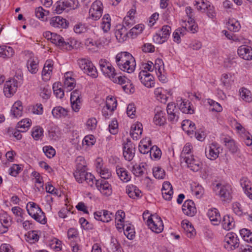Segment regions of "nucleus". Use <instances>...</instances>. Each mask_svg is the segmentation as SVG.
Listing matches in <instances>:
<instances>
[{
    "instance_id": "4",
    "label": "nucleus",
    "mask_w": 252,
    "mask_h": 252,
    "mask_svg": "<svg viewBox=\"0 0 252 252\" xmlns=\"http://www.w3.org/2000/svg\"><path fill=\"white\" fill-rule=\"evenodd\" d=\"M78 63L80 69L85 73L93 78H96L97 76L96 69L91 61L86 59H81L78 60Z\"/></svg>"
},
{
    "instance_id": "8",
    "label": "nucleus",
    "mask_w": 252,
    "mask_h": 252,
    "mask_svg": "<svg viewBox=\"0 0 252 252\" xmlns=\"http://www.w3.org/2000/svg\"><path fill=\"white\" fill-rule=\"evenodd\" d=\"M103 11L102 3L100 1L94 2L89 10V16L94 20H97L101 17Z\"/></svg>"
},
{
    "instance_id": "7",
    "label": "nucleus",
    "mask_w": 252,
    "mask_h": 252,
    "mask_svg": "<svg viewBox=\"0 0 252 252\" xmlns=\"http://www.w3.org/2000/svg\"><path fill=\"white\" fill-rule=\"evenodd\" d=\"M51 42L62 50L70 51L73 48L72 41H65L63 37L57 33L53 35Z\"/></svg>"
},
{
    "instance_id": "60",
    "label": "nucleus",
    "mask_w": 252,
    "mask_h": 252,
    "mask_svg": "<svg viewBox=\"0 0 252 252\" xmlns=\"http://www.w3.org/2000/svg\"><path fill=\"white\" fill-rule=\"evenodd\" d=\"M98 173H99L102 179H108L111 176V172L108 168H103Z\"/></svg>"
},
{
    "instance_id": "37",
    "label": "nucleus",
    "mask_w": 252,
    "mask_h": 252,
    "mask_svg": "<svg viewBox=\"0 0 252 252\" xmlns=\"http://www.w3.org/2000/svg\"><path fill=\"white\" fill-rule=\"evenodd\" d=\"M67 110L61 106L56 107L52 111V115L56 118L65 117L67 115Z\"/></svg>"
},
{
    "instance_id": "57",
    "label": "nucleus",
    "mask_w": 252,
    "mask_h": 252,
    "mask_svg": "<svg viewBox=\"0 0 252 252\" xmlns=\"http://www.w3.org/2000/svg\"><path fill=\"white\" fill-rule=\"evenodd\" d=\"M102 212L103 217L102 221L103 222H108L110 221L114 217L113 214L105 210H103Z\"/></svg>"
},
{
    "instance_id": "9",
    "label": "nucleus",
    "mask_w": 252,
    "mask_h": 252,
    "mask_svg": "<svg viewBox=\"0 0 252 252\" xmlns=\"http://www.w3.org/2000/svg\"><path fill=\"white\" fill-rule=\"evenodd\" d=\"M224 247L228 250H234L239 246V240L234 233H227L224 237Z\"/></svg>"
},
{
    "instance_id": "13",
    "label": "nucleus",
    "mask_w": 252,
    "mask_h": 252,
    "mask_svg": "<svg viewBox=\"0 0 252 252\" xmlns=\"http://www.w3.org/2000/svg\"><path fill=\"white\" fill-rule=\"evenodd\" d=\"M139 78L141 83L146 87L151 88L154 85L153 76L146 70H142L139 73Z\"/></svg>"
},
{
    "instance_id": "32",
    "label": "nucleus",
    "mask_w": 252,
    "mask_h": 252,
    "mask_svg": "<svg viewBox=\"0 0 252 252\" xmlns=\"http://www.w3.org/2000/svg\"><path fill=\"white\" fill-rule=\"evenodd\" d=\"M221 224L224 229L229 230L234 227L235 222L232 217L229 215H225L223 218Z\"/></svg>"
},
{
    "instance_id": "38",
    "label": "nucleus",
    "mask_w": 252,
    "mask_h": 252,
    "mask_svg": "<svg viewBox=\"0 0 252 252\" xmlns=\"http://www.w3.org/2000/svg\"><path fill=\"white\" fill-rule=\"evenodd\" d=\"M240 95L244 101L250 102L252 101V95L251 92L247 89L242 88L239 90Z\"/></svg>"
},
{
    "instance_id": "29",
    "label": "nucleus",
    "mask_w": 252,
    "mask_h": 252,
    "mask_svg": "<svg viewBox=\"0 0 252 252\" xmlns=\"http://www.w3.org/2000/svg\"><path fill=\"white\" fill-rule=\"evenodd\" d=\"M126 190L129 197L132 199H135L140 196L141 191L134 185L127 186Z\"/></svg>"
},
{
    "instance_id": "23",
    "label": "nucleus",
    "mask_w": 252,
    "mask_h": 252,
    "mask_svg": "<svg viewBox=\"0 0 252 252\" xmlns=\"http://www.w3.org/2000/svg\"><path fill=\"white\" fill-rule=\"evenodd\" d=\"M240 183L245 194L252 199V189L249 179L247 177H242L240 180Z\"/></svg>"
},
{
    "instance_id": "34",
    "label": "nucleus",
    "mask_w": 252,
    "mask_h": 252,
    "mask_svg": "<svg viewBox=\"0 0 252 252\" xmlns=\"http://www.w3.org/2000/svg\"><path fill=\"white\" fill-rule=\"evenodd\" d=\"M116 172L120 179L124 182H127L130 180V176L125 168L117 166Z\"/></svg>"
},
{
    "instance_id": "43",
    "label": "nucleus",
    "mask_w": 252,
    "mask_h": 252,
    "mask_svg": "<svg viewBox=\"0 0 252 252\" xmlns=\"http://www.w3.org/2000/svg\"><path fill=\"white\" fill-rule=\"evenodd\" d=\"M76 170H81L87 169V164L85 158L82 156H78L76 159Z\"/></svg>"
},
{
    "instance_id": "59",
    "label": "nucleus",
    "mask_w": 252,
    "mask_h": 252,
    "mask_svg": "<svg viewBox=\"0 0 252 252\" xmlns=\"http://www.w3.org/2000/svg\"><path fill=\"white\" fill-rule=\"evenodd\" d=\"M196 8L198 10L205 11L206 9H208V7L211 5L204 2L203 0H199L196 2Z\"/></svg>"
},
{
    "instance_id": "56",
    "label": "nucleus",
    "mask_w": 252,
    "mask_h": 252,
    "mask_svg": "<svg viewBox=\"0 0 252 252\" xmlns=\"http://www.w3.org/2000/svg\"><path fill=\"white\" fill-rule=\"evenodd\" d=\"M123 230L124 231L125 234L126 235L128 239L132 240L133 239L134 232L133 227L126 224L125 227H124V229H123Z\"/></svg>"
},
{
    "instance_id": "45",
    "label": "nucleus",
    "mask_w": 252,
    "mask_h": 252,
    "mask_svg": "<svg viewBox=\"0 0 252 252\" xmlns=\"http://www.w3.org/2000/svg\"><path fill=\"white\" fill-rule=\"evenodd\" d=\"M54 94L57 97L62 98L64 96L63 90L61 88V84L59 83H55L53 85Z\"/></svg>"
},
{
    "instance_id": "35",
    "label": "nucleus",
    "mask_w": 252,
    "mask_h": 252,
    "mask_svg": "<svg viewBox=\"0 0 252 252\" xmlns=\"http://www.w3.org/2000/svg\"><path fill=\"white\" fill-rule=\"evenodd\" d=\"M110 40L111 37L108 35L100 37L98 40L94 42L95 48L94 49V52L97 51L98 49L100 48L102 46L108 45Z\"/></svg>"
},
{
    "instance_id": "15",
    "label": "nucleus",
    "mask_w": 252,
    "mask_h": 252,
    "mask_svg": "<svg viewBox=\"0 0 252 252\" xmlns=\"http://www.w3.org/2000/svg\"><path fill=\"white\" fill-rule=\"evenodd\" d=\"M237 53L239 57L245 60H252V48L247 45L240 46Z\"/></svg>"
},
{
    "instance_id": "1",
    "label": "nucleus",
    "mask_w": 252,
    "mask_h": 252,
    "mask_svg": "<svg viewBox=\"0 0 252 252\" xmlns=\"http://www.w3.org/2000/svg\"><path fill=\"white\" fill-rule=\"evenodd\" d=\"M116 62L119 68L127 73L134 71L136 63L134 57L128 52H121L116 57Z\"/></svg>"
},
{
    "instance_id": "61",
    "label": "nucleus",
    "mask_w": 252,
    "mask_h": 252,
    "mask_svg": "<svg viewBox=\"0 0 252 252\" xmlns=\"http://www.w3.org/2000/svg\"><path fill=\"white\" fill-rule=\"evenodd\" d=\"M28 238L31 243H33L38 240L39 236L36 231H32L28 233Z\"/></svg>"
},
{
    "instance_id": "3",
    "label": "nucleus",
    "mask_w": 252,
    "mask_h": 252,
    "mask_svg": "<svg viewBox=\"0 0 252 252\" xmlns=\"http://www.w3.org/2000/svg\"><path fill=\"white\" fill-rule=\"evenodd\" d=\"M147 224L149 228L156 233H159L163 230V224L161 218L157 215L148 217Z\"/></svg>"
},
{
    "instance_id": "44",
    "label": "nucleus",
    "mask_w": 252,
    "mask_h": 252,
    "mask_svg": "<svg viewBox=\"0 0 252 252\" xmlns=\"http://www.w3.org/2000/svg\"><path fill=\"white\" fill-rule=\"evenodd\" d=\"M87 169L75 171L73 173L76 180L79 183H82L85 179L86 174H87Z\"/></svg>"
},
{
    "instance_id": "47",
    "label": "nucleus",
    "mask_w": 252,
    "mask_h": 252,
    "mask_svg": "<svg viewBox=\"0 0 252 252\" xmlns=\"http://www.w3.org/2000/svg\"><path fill=\"white\" fill-rule=\"evenodd\" d=\"M149 152L152 158H154L156 159H158L161 157V150L156 145L150 148Z\"/></svg>"
},
{
    "instance_id": "28",
    "label": "nucleus",
    "mask_w": 252,
    "mask_h": 252,
    "mask_svg": "<svg viewBox=\"0 0 252 252\" xmlns=\"http://www.w3.org/2000/svg\"><path fill=\"white\" fill-rule=\"evenodd\" d=\"M219 151L215 144H212L206 150L207 157L211 160L216 159L219 156Z\"/></svg>"
},
{
    "instance_id": "31",
    "label": "nucleus",
    "mask_w": 252,
    "mask_h": 252,
    "mask_svg": "<svg viewBox=\"0 0 252 252\" xmlns=\"http://www.w3.org/2000/svg\"><path fill=\"white\" fill-rule=\"evenodd\" d=\"M0 222L4 228L6 229L4 232L7 231V229L12 224L11 217L5 212L0 214Z\"/></svg>"
},
{
    "instance_id": "33",
    "label": "nucleus",
    "mask_w": 252,
    "mask_h": 252,
    "mask_svg": "<svg viewBox=\"0 0 252 252\" xmlns=\"http://www.w3.org/2000/svg\"><path fill=\"white\" fill-rule=\"evenodd\" d=\"M154 122L156 125H164L166 123L165 113L161 110L157 111L154 118Z\"/></svg>"
},
{
    "instance_id": "14",
    "label": "nucleus",
    "mask_w": 252,
    "mask_h": 252,
    "mask_svg": "<svg viewBox=\"0 0 252 252\" xmlns=\"http://www.w3.org/2000/svg\"><path fill=\"white\" fill-rule=\"evenodd\" d=\"M123 155L125 158L128 161H131L134 156L135 148L130 140L127 139V142L124 145Z\"/></svg>"
},
{
    "instance_id": "5",
    "label": "nucleus",
    "mask_w": 252,
    "mask_h": 252,
    "mask_svg": "<svg viewBox=\"0 0 252 252\" xmlns=\"http://www.w3.org/2000/svg\"><path fill=\"white\" fill-rule=\"evenodd\" d=\"M216 188L217 189H220L219 195L222 201L226 202L231 201L232 198V190L230 185L218 184L216 185Z\"/></svg>"
},
{
    "instance_id": "55",
    "label": "nucleus",
    "mask_w": 252,
    "mask_h": 252,
    "mask_svg": "<svg viewBox=\"0 0 252 252\" xmlns=\"http://www.w3.org/2000/svg\"><path fill=\"white\" fill-rule=\"evenodd\" d=\"M43 130L42 128L40 126H36L33 128L32 136L35 140H37L43 135Z\"/></svg>"
},
{
    "instance_id": "26",
    "label": "nucleus",
    "mask_w": 252,
    "mask_h": 252,
    "mask_svg": "<svg viewBox=\"0 0 252 252\" xmlns=\"http://www.w3.org/2000/svg\"><path fill=\"white\" fill-rule=\"evenodd\" d=\"M182 226L188 237L191 238L195 234V230L192 224L187 220L182 222Z\"/></svg>"
},
{
    "instance_id": "58",
    "label": "nucleus",
    "mask_w": 252,
    "mask_h": 252,
    "mask_svg": "<svg viewBox=\"0 0 252 252\" xmlns=\"http://www.w3.org/2000/svg\"><path fill=\"white\" fill-rule=\"evenodd\" d=\"M40 96L44 99H47L50 97L51 94L50 90L48 87H44L40 88Z\"/></svg>"
},
{
    "instance_id": "19",
    "label": "nucleus",
    "mask_w": 252,
    "mask_h": 252,
    "mask_svg": "<svg viewBox=\"0 0 252 252\" xmlns=\"http://www.w3.org/2000/svg\"><path fill=\"white\" fill-rule=\"evenodd\" d=\"M127 30V28L124 25L117 26L115 36L119 42H124L126 39L127 37L129 35V32H128Z\"/></svg>"
},
{
    "instance_id": "25",
    "label": "nucleus",
    "mask_w": 252,
    "mask_h": 252,
    "mask_svg": "<svg viewBox=\"0 0 252 252\" xmlns=\"http://www.w3.org/2000/svg\"><path fill=\"white\" fill-rule=\"evenodd\" d=\"M224 142L226 147L232 154H237L239 155L240 153V149L236 145L234 140L228 138H225Z\"/></svg>"
},
{
    "instance_id": "20",
    "label": "nucleus",
    "mask_w": 252,
    "mask_h": 252,
    "mask_svg": "<svg viewBox=\"0 0 252 252\" xmlns=\"http://www.w3.org/2000/svg\"><path fill=\"white\" fill-rule=\"evenodd\" d=\"M177 105H178L179 109L184 113L192 114L193 110L191 108V104L188 100L180 98V100H177Z\"/></svg>"
},
{
    "instance_id": "30",
    "label": "nucleus",
    "mask_w": 252,
    "mask_h": 252,
    "mask_svg": "<svg viewBox=\"0 0 252 252\" xmlns=\"http://www.w3.org/2000/svg\"><path fill=\"white\" fill-rule=\"evenodd\" d=\"M151 145V141L150 138L143 139L139 144V150L143 154H146L149 152V146Z\"/></svg>"
},
{
    "instance_id": "42",
    "label": "nucleus",
    "mask_w": 252,
    "mask_h": 252,
    "mask_svg": "<svg viewBox=\"0 0 252 252\" xmlns=\"http://www.w3.org/2000/svg\"><path fill=\"white\" fill-rule=\"evenodd\" d=\"M111 18L109 14H105L102 18L101 23V28L104 32H107L110 29L111 27Z\"/></svg>"
},
{
    "instance_id": "22",
    "label": "nucleus",
    "mask_w": 252,
    "mask_h": 252,
    "mask_svg": "<svg viewBox=\"0 0 252 252\" xmlns=\"http://www.w3.org/2000/svg\"><path fill=\"white\" fill-rule=\"evenodd\" d=\"M207 215L214 225H218L220 222L221 218L217 209L214 208L209 210Z\"/></svg>"
},
{
    "instance_id": "6",
    "label": "nucleus",
    "mask_w": 252,
    "mask_h": 252,
    "mask_svg": "<svg viewBox=\"0 0 252 252\" xmlns=\"http://www.w3.org/2000/svg\"><path fill=\"white\" fill-rule=\"evenodd\" d=\"M171 28L168 25L162 26L160 31L154 35L153 37L154 42L158 44H162L167 40L170 33Z\"/></svg>"
},
{
    "instance_id": "62",
    "label": "nucleus",
    "mask_w": 252,
    "mask_h": 252,
    "mask_svg": "<svg viewBox=\"0 0 252 252\" xmlns=\"http://www.w3.org/2000/svg\"><path fill=\"white\" fill-rule=\"evenodd\" d=\"M81 92L77 89L74 90L71 94L70 101L75 102L80 100Z\"/></svg>"
},
{
    "instance_id": "17",
    "label": "nucleus",
    "mask_w": 252,
    "mask_h": 252,
    "mask_svg": "<svg viewBox=\"0 0 252 252\" xmlns=\"http://www.w3.org/2000/svg\"><path fill=\"white\" fill-rule=\"evenodd\" d=\"M50 24L54 28L65 29L68 27L69 22L63 17L58 16L52 17Z\"/></svg>"
},
{
    "instance_id": "12",
    "label": "nucleus",
    "mask_w": 252,
    "mask_h": 252,
    "mask_svg": "<svg viewBox=\"0 0 252 252\" xmlns=\"http://www.w3.org/2000/svg\"><path fill=\"white\" fill-rule=\"evenodd\" d=\"M28 59L27 62V67L28 70L32 74H35L38 69V61L32 52L28 53L27 55Z\"/></svg>"
},
{
    "instance_id": "46",
    "label": "nucleus",
    "mask_w": 252,
    "mask_h": 252,
    "mask_svg": "<svg viewBox=\"0 0 252 252\" xmlns=\"http://www.w3.org/2000/svg\"><path fill=\"white\" fill-rule=\"evenodd\" d=\"M145 163H141L139 165H134L132 167V172L137 177H140L143 175Z\"/></svg>"
},
{
    "instance_id": "63",
    "label": "nucleus",
    "mask_w": 252,
    "mask_h": 252,
    "mask_svg": "<svg viewBox=\"0 0 252 252\" xmlns=\"http://www.w3.org/2000/svg\"><path fill=\"white\" fill-rule=\"evenodd\" d=\"M21 170V168L17 164H13V166L9 168V174L12 176H16Z\"/></svg>"
},
{
    "instance_id": "10",
    "label": "nucleus",
    "mask_w": 252,
    "mask_h": 252,
    "mask_svg": "<svg viewBox=\"0 0 252 252\" xmlns=\"http://www.w3.org/2000/svg\"><path fill=\"white\" fill-rule=\"evenodd\" d=\"M18 82L15 79L6 81L3 88V93L7 97H11L17 91Z\"/></svg>"
},
{
    "instance_id": "16",
    "label": "nucleus",
    "mask_w": 252,
    "mask_h": 252,
    "mask_svg": "<svg viewBox=\"0 0 252 252\" xmlns=\"http://www.w3.org/2000/svg\"><path fill=\"white\" fill-rule=\"evenodd\" d=\"M182 210L185 215L190 217L194 216L197 212L195 204L191 200H187L184 202Z\"/></svg>"
},
{
    "instance_id": "24",
    "label": "nucleus",
    "mask_w": 252,
    "mask_h": 252,
    "mask_svg": "<svg viewBox=\"0 0 252 252\" xmlns=\"http://www.w3.org/2000/svg\"><path fill=\"white\" fill-rule=\"evenodd\" d=\"M142 125L137 123L132 125L131 127L130 135L133 140H137L139 138L142 133Z\"/></svg>"
},
{
    "instance_id": "18",
    "label": "nucleus",
    "mask_w": 252,
    "mask_h": 252,
    "mask_svg": "<svg viewBox=\"0 0 252 252\" xmlns=\"http://www.w3.org/2000/svg\"><path fill=\"white\" fill-rule=\"evenodd\" d=\"M187 164L188 167L194 172L199 171L202 166V163L197 158H194V156L187 158L183 160Z\"/></svg>"
},
{
    "instance_id": "48",
    "label": "nucleus",
    "mask_w": 252,
    "mask_h": 252,
    "mask_svg": "<svg viewBox=\"0 0 252 252\" xmlns=\"http://www.w3.org/2000/svg\"><path fill=\"white\" fill-rule=\"evenodd\" d=\"M117 100L112 97H108L106 102V107L107 110L113 111L117 107Z\"/></svg>"
},
{
    "instance_id": "36",
    "label": "nucleus",
    "mask_w": 252,
    "mask_h": 252,
    "mask_svg": "<svg viewBox=\"0 0 252 252\" xmlns=\"http://www.w3.org/2000/svg\"><path fill=\"white\" fill-rule=\"evenodd\" d=\"M23 106L20 101H16L13 105L11 112L15 117H18L22 116Z\"/></svg>"
},
{
    "instance_id": "40",
    "label": "nucleus",
    "mask_w": 252,
    "mask_h": 252,
    "mask_svg": "<svg viewBox=\"0 0 252 252\" xmlns=\"http://www.w3.org/2000/svg\"><path fill=\"white\" fill-rule=\"evenodd\" d=\"M191 149L192 146L189 143H187L185 145L181 154V157L183 160L193 156V155H191Z\"/></svg>"
},
{
    "instance_id": "51",
    "label": "nucleus",
    "mask_w": 252,
    "mask_h": 252,
    "mask_svg": "<svg viewBox=\"0 0 252 252\" xmlns=\"http://www.w3.org/2000/svg\"><path fill=\"white\" fill-rule=\"evenodd\" d=\"M208 102L211 106L210 110L212 111L217 112H221L222 110L221 105L218 102L212 99H208Z\"/></svg>"
},
{
    "instance_id": "49",
    "label": "nucleus",
    "mask_w": 252,
    "mask_h": 252,
    "mask_svg": "<svg viewBox=\"0 0 252 252\" xmlns=\"http://www.w3.org/2000/svg\"><path fill=\"white\" fill-rule=\"evenodd\" d=\"M154 176L158 179H163L165 173L164 170L160 167H155L153 169Z\"/></svg>"
},
{
    "instance_id": "52",
    "label": "nucleus",
    "mask_w": 252,
    "mask_h": 252,
    "mask_svg": "<svg viewBox=\"0 0 252 252\" xmlns=\"http://www.w3.org/2000/svg\"><path fill=\"white\" fill-rule=\"evenodd\" d=\"M31 120L29 119H23V120L19 122L17 125L18 128H23V132H25L27 131V129H28L31 126Z\"/></svg>"
},
{
    "instance_id": "54",
    "label": "nucleus",
    "mask_w": 252,
    "mask_h": 252,
    "mask_svg": "<svg viewBox=\"0 0 252 252\" xmlns=\"http://www.w3.org/2000/svg\"><path fill=\"white\" fill-rule=\"evenodd\" d=\"M43 151L49 158H53L56 154L55 149L51 146H46L43 147Z\"/></svg>"
},
{
    "instance_id": "41",
    "label": "nucleus",
    "mask_w": 252,
    "mask_h": 252,
    "mask_svg": "<svg viewBox=\"0 0 252 252\" xmlns=\"http://www.w3.org/2000/svg\"><path fill=\"white\" fill-rule=\"evenodd\" d=\"M227 26L228 30L233 32L239 31L241 28L239 22L235 19H229Z\"/></svg>"
},
{
    "instance_id": "64",
    "label": "nucleus",
    "mask_w": 252,
    "mask_h": 252,
    "mask_svg": "<svg viewBox=\"0 0 252 252\" xmlns=\"http://www.w3.org/2000/svg\"><path fill=\"white\" fill-rule=\"evenodd\" d=\"M122 88L126 93H133L134 92V86L130 80L129 83H126L123 86Z\"/></svg>"
},
{
    "instance_id": "27",
    "label": "nucleus",
    "mask_w": 252,
    "mask_h": 252,
    "mask_svg": "<svg viewBox=\"0 0 252 252\" xmlns=\"http://www.w3.org/2000/svg\"><path fill=\"white\" fill-rule=\"evenodd\" d=\"M64 88L67 92L71 91L75 86L76 81L74 78L70 76V73L68 72L64 74Z\"/></svg>"
},
{
    "instance_id": "53",
    "label": "nucleus",
    "mask_w": 252,
    "mask_h": 252,
    "mask_svg": "<svg viewBox=\"0 0 252 252\" xmlns=\"http://www.w3.org/2000/svg\"><path fill=\"white\" fill-rule=\"evenodd\" d=\"M144 29V25L142 24H138L133 27L129 32L130 36H132L134 35H137L140 33Z\"/></svg>"
},
{
    "instance_id": "39",
    "label": "nucleus",
    "mask_w": 252,
    "mask_h": 252,
    "mask_svg": "<svg viewBox=\"0 0 252 252\" xmlns=\"http://www.w3.org/2000/svg\"><path fill=\"white\" fill-rule=\"evenodd\" d=\"M187 26L183 27L181 28L176 29L173 33V37L174 41L177 42L178 43L181 42V35L183 36L185 34V32L187 31Z\"/></svg>"
},
{
    "instance_id": "50",
    "label": "nucleus",
    "mask_w": 252,
    "mask_h": 252,
    "mask_svg": "<svg viewBox=\"0 0 252 252\" xmlns=\"http://www.w3.org/2000/svg\"><path fill=\"white\" fill-rule=\"evenodd\" d=\"M112 81L115 83H118L122 85V86L126 83L129 82V80L128 78L125 76H119L117 74L115 76L113 77Z\"/></svg>"
},
{
    "instance_id": "2",
    "label": "nucleus",
    "mask_w": 252,
    "mask_h": 252,
    "mask_svg": "<svg viewBox=\"0 0 252 252\" xmlns=\"http://www.w3.org/2000/svg\"><path fill=\"white\" fill-rule=\"evenodd\" d=\"M26 209L29 215L36 221L43 224L46 223L44 213L36 203L29 202L27 205Z\"/></svg>"
},
{
    "instance_id": "11",
    "label": "nucleus",
    "mask_w": 252,
    "mask_h": 252,
    "mask_svg": "<svg viewBox=\"0 0 252 252\" xmlns=\"http://www.w3.org/2000/svg\"><path fill=\"white\" fill-rule=\"evenodd\" d=\"M95 186L100 192L105 196H109L112 194L111 186L109 183L102 179L95 180Z\"/></svg>"
},
{
    "instance_id": "21",
    "label": "nucleus",
    "mask_w": 252,
    "mask_h": 252,
    "mask_svg": "<svg viewBox=\"0 0 252 252\" xmlns=\"http://www.w3.org/2000/svg\"><path fill=\"white\" fill-rule=\"evenodd\" d=\"M163 198L166 200H170L173 194V188L169 182H164L161 189Z\"/></svg>"
}]
</instances>
